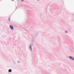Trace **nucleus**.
Wrapping results in <instances>:
<instances>
[{"label": "nucleus", "mask_w": 74, "mask_h": 74, "mask_svg": "<svg viewBox=\"0 0 74 74\" xmlns=\"http://www.w3.org/2000/svg\"><path fill=\"white\" fill-rule=\"evenodd\" d=\"M10 27L12 30H14V27L10 25Z\"/></svg>", "instance_id": "obj_1"}, {"label": "nucleus", "mask_w": 74, "mask_h": 74, "mask_svg": "<svg viewBox=\"0 0 74 74\" xmlns=\"http://www.w3.org/2000/svg\"><path fill=\"white\" fill-rule=\"evenodd\" d=\"M69 58L70 59H72V60H74V58H73V57L70 56L69 57Z\"/></svg>", "instance_id": "obj_2"}, {"label": "nucleus", "mask_w": 74, "mask_h": 74, "mask_svg": "<svg viewBox=\"0 0 74 74\" xmlns=\"http://www.w3.org/2000/svg\"><path fill=\"white\" fill-rule=\"evenodd\" d=\"M12 72V70L11 69H9L8 70V72H9V73H11V72Z\"/></svg>", "instance_id": "obj_3"}, {"label": "nucleus", "mask_w": 74, "mask_h": 74, "mask_svg": "<svg viewBox=\"0 0 74 74\" xmlns=\"http://www.w3.org/2000/svg\"><path fill=\"white\" fill-rule=\"evenodd\" d=\"M29 48L30 50H32V46H31V45H30L29 46Z\"/></svg>", "instance_id": "obj_4"}, {"label": "nucleus", "mask_w": 74, "mask_h": 74, "mask_svg": "<svg viewBox=\"0 0 74 74\" xmlns=\"http://www.w3.org/2000/svg\"><path fill=\"white\" fill-rule=\"evenodd\" d=\"M65 33H67V31H65Z\"/></svg>", "instance_id": "obj_5"}, {"label": "nucleus", "mask_w": 74, "mask_h": 74, "mask_svg": "<svg viewBox=\"0 0 74 74\" xmlns=\"http://www.w3.org/2000/svg\"><path fill=\"white\" fill-rule=\"evenodd\" d=\"M9 21H10V18H9Z\"/></svg>", "instance_id": "obj_6"}, {"label": "nucleus", "mask_w": 74, "mask_h": 74, "mask_svg": "<svg viewBox=\"0 0 74 74\" xmlns=\"http://www.w3.org/2000/svg\"><path fill=\"white\" fill-rule=\"evenodd\" d=\"M23 0H22L21 1H23Z\"/></svg>", "instance_id": "obj_7"}, {"label": "nucleus", "mask_w": 74, "mask_h": 74, "mask_svg": "<svg viewBox=\"0 0 74 74\" xmlns=\"http://www.w3.org/2000/svg\"><path fill=\"white\" fill-rule=\"evenodd\" d=\"M12 1H14V0H12Z\"/></svg>", "instance_id": "obj_8"}, {"label": "nucleus", "mask_w": 74, "mask_h": 74, "mask_svg": "<svg viewBox=\"0 0 74 74\" xmlns=\"http://www.w3.org/2000/svg\"><path fill=\"white\" fill-rule=\"evenodd\" d=\"M38 0V1H39V0Z\"/></svg>", "instance_id": "obj_9"}]
</instances>
